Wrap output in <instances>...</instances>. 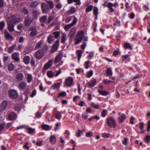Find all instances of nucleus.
Returning <instances> with one entry per match:
<instances>
[{
	"mask_svg": "<svg viewBox=\"0 0 150 150\" xmlns=\"http://www.w3.org/2000/svg\"><path fill=\"white\" fill-rule=\"evenodd\" d=\"M54 5L52 1H47V3H42L41 4V8L43 13H47L52 8Z\"/></svg>",
	"mask_w": 150,
	"mask_h": 150,
	"instance_id": "nucleus-1",
	"label": "nucleus"
},
{
	"mask_svg": "<svg viewBox=\"0 0 150 150\" xmlns=\"http://www.w3.org/2000/svg\"><path fill=\"white\" fill-rule=\"evenodd\" d=\"M84 36V33L82 30L77 32L75 38L74 39L75 42V45H77L80 43L83 39Z\"/></svg>",
	"mask_w": 150,
	"mask_h": 150,
	"instance_id": "nucleus-2",
	"label": "nucleus"
},
{
	"mask_svg": "<svg viewBox=\"0 0 150 150\" xmlns=\"http://www.w3.org/2000/svg\"><path fill=\"white\" fill-rule=\"evenodd\" d=\"M7 21L15 24L22 21V20L20 17H18L16 16L12 15L8 17Z\"/></svg>",
	"mask_w": 150,
	"mask_h": 150,
	"instance_id": "nucleus-3",
	"label": "nucleus"
},
{
	"mask_svg": "<svg viewBox=\"0 0 150 150\" xmlns=\"http://www.w3.org/2000/svg\"><path fill=\"white\" fill-rule=\"evenodd\" d=\"M107 123L108 126L110 128H115L116 126V124L114 118L112 117L108 119Z\"/></svg>",
	"mask_w": 150,
	"mask_h": 150,
	"instance_id": "nucleus-4",
	"label": "nucleus"
},
{
	"mask_svg": "<svg viewBox=\"0 0 150 150\" xmlns=\"http://www.w3.org/2000/svg\"><path fill=\"white\" fill-rule=\"evenodd\" d=\"M33 18L30 17L29 15H28L25 17L24 21V24L26 26H29L33 22Z\"/></svg>",
	"mask_w": 150,
	"mask_h": 150,
	"instance_id": "nucleus-5",
	"label": "nucleus"
},
{
	"mask_svg": "<svg viewBox=\"0 0 150 150\" xmlns=\"http://www.w3.org/2000/svg\"><path fill=\"white\" fill-rule=\"evenodd\" d=\"M74 79L71 76L67 78L65 81V83L67 87H70L74 85L73 83Z\"/></svg>",
	"mask_w": 150,
	"mask_h": 150,
	"instance_id": "nucleus-6",
	"label": "nucleus"
},
{
	"mask_svg": "<svg viewBox=\"0 0 150 150\" xmlns=\"http://www.w3.org/2000/svg\"><path fill=\"white\" fill-rule=\"evenodd\" d=\"M9 97L12 99H15L18 97L17 92L14 90H11L9 92Z\"/></svg>",
	"mask_w": 150,
	"mask_h": 150,
	"instance_id": "nucleus-7",
	"label": "nucleus"
},
{
	"mask_svg": "<svg viewBox=\"0 0 150 150\" xmlns=\"http://www.w3.org/2000/svg\"><path fill=\"white\" fill-rule=\"evenodd\" d=\"M8 105V103L6 100H4L1 103L0 105V112L5 111Z\"/></svg>",
	"mask_w": 150,
	"mask_h": 150,
	"instance_id": "nucleus-8",
	"label": "nucleus"
},
{
	"mask_svg": "<svg viewBox=\"0 0 150 150\" xmlns=\"http://www.w3.org/2000/svg\"><path fill=\"white\" fill-rule=\"evenodd\" d=\"M44 52L43 50H38L35 53V57L38 59L41 58L44 56Z\"/></svg>",
	"mask_w": 150,
	"mask_h": 150,
	"instance_id": "nucleus-9",
	"label": "nucleus"
},
{
	"mask_svg": "<svg viewBox=\"0 0 150 150\" xmlns=\"http://www.w3.org/2000/svg\"><path fill=\"white\" fill-rule=\"evenodd\" d=\"M29 30L31 31L30 35L32 37L35 36L38 33L37 29L35 27H30L29 28Z\"/></svg>",
	"mask_w": 150,
	"mask_h": 150,
	"instance_id": "nucleus-10",
	"label": "nucleus"
},
{
	"mask_svg": "<svg viewBox=\"0 0 150 150\" xmlns=\"http://www.w3.org/2000/svg\"><path fill=\"white\" fill-rule=\"evenodd\" d=\"M7 27L8 31L10 32H12L14 30V24L12 23L11 22L7 21Z\"/></svg>",
	"mask_w": 150,
	"mask_h": 150,
	"instance_id": "nucleus-11",
	"label": "nucleus"
},
{
	"mask_svg": "<svg viewBox=\"0 0 150 150\" xmlns=\"http://www.w3.org/2000/svg\"><path fill=\"white\" fill-rule=\"evenodd\" d=\"M33 20H36L39 16L40 13L38 10H33L32 12Z\"/></svg>",
	"mask_w": 150,
	"mask_h": 150,
	"instance_id": "nucleus-12",
	"label": "nucleus"
},
{
	"mask_svg": "<svg viewBox=\"0 0 150 150\" xmlns=\"http://www.w3.org/2000/svg\"><path fill=\"white\" fill-rule=\"evenodd\" d=\"M26 85V83L25 82L22 81L19 83L18 88L21 91H23L25 89Z\"/></svg>",
	"mask_w": 150,
	"mask_h": 150,
	"instance_id": "nucleus-13",
	"label": "nucleus"
},
{
	"mask_svg": "<svg viewBox=\"0 0 150 150\" xmlns=\"http://www.w3.org/2000/svg\"><path fill=\"white\" fill-rule=\"evenodd\" d=\"M13 59L16 62L19 61V54L18 52H14L12 55Z\"/></svg>",
	"mask_w": 150,
	"mask_h": 150,
	"instance_id": "nucleus-14",
	"label": "nucleus"
},
{
	"mask_svg": "<svg viewBox=\"0 0 150 150\" xmlns=\"http://www.w3.org/2000/svg\"><path fill=\"white\" fill-rule=\"evenodd\" d=\"M4 35L6 39H10L13 40L14 39L13 37L11 35V34L8 32L7 30H6L4 32Z\"/></svg>",
	"mask_w": 150,
	"mask_h": 150,
	"instance_id": "nucleus-15",
	"label": "nucleus"
},
{
	"mask_svg": "<svg viewBox=\"0 0 150 150\" xmlns=\"http://www.w3.org/2000/svg\"><path fill=\"white\" fill-rule=\"evenodd\" d=\"M97 81L96 79L91 80L88 83V87L89 88L93 87L96 85Z\"/></svg>",
	"mask_w": 150,
	"mask_h": 150,
	"instance_id": "nucleus-16",
	"label": "nucleus"
},
{
	"mask_svg": "<svg viewBox=\"0 0 150 150\" xmlns=\"http://www.w3.org/2000/svg\"><path fill=\"white\" fill-rule=\"evenodd\" d=\"M23 74L21 73L17 74L16 76V79L18 81H22L23 80Z\"/></svg>",
	"mask_w": 150,
	"mask_h": 150,
	"instance_id": "nucleus-17",
	"label": "nucleus"
},
{
	"mask_svg": "<svg viewBox=\"0 0 150 150\" xmlns=\"http://www.w3.org/2000/svg\"><path fill=\"white\" fill-rule=\"evenodd\" d=\"M53 62L52 60H50L44 66V69L47 70L50 68L52 65V63Z\"/></svg>",
	"mask_w": 150,
	"mask_h": 150,
	"instance_id": "nucleus-18",
	"label": "nucleus"
},
{
	"mask_svg": "<svg viewBox=\"0 0 150 150\" xmlns=\"http://www.w3.org/2000/svg\"><path fill=\"white\" fill-rule=\"evenodd\" d=\"M59 44V41L57 40L52 46V50L53 52H55L57 49Z\"/></svg>",
	"mask_w": 150,
	"mask_h": 150,
	"instance_id": "nucleus-19",
	"label": "nucleus"
},
{
	"mask_svg": "<svg viewBox=\"0 0 150 150\" xmlns=\"http://www.w3.org/2000/svg\"><path fill=\"white\" fill-rule=\"evenodd\" d=\"M126 115L125 114H122L120 115L119 118V121L120 123H122L126 119Z\"/></svg>",
	"mask_w": 150,
	"mask_h": 150,
	"instance_id": "nucleus-20",
	"label": "nucleus"
},
{
	"mask_svg": "<svg viewBox=\"0 0 150 150\" xmlns=\"http://www.w3.org/2000/svg\"><path fill=\"white\" fill-rule=\"evenodd\" d=\"M117 4V3H115L113 4L110 2V11H109V13H112L114 11V9L112 7L116 6Z\"/></svg>",
	"mask_w": 150,
	"mask_h": 150,
	"instance_id": "nucleus-21",
	"label": "nucleus"
},
{
	"mask_svg": "<svg viewBox=\"0 0 150 150\" xmlns=\"http://www.w3.org/2000/svg\"><path fill=\"white\" fill-rule=\"evenodd\" d=\"M69 4H71L73 2L76 3L75 4L80 6L81 4L80 0H67Z\"/></svg>",
	"mask_w": 150,
	"mask_h": 150,
	"instance_id": "nucleus-22",
	"label": "nucleus"
},
{
	"mask_svg": "<svg viewBox=\"0 0 150 150\" xmlns=\"http://www.w3.org/2000/svg\"><path fill=\"white\" fill-rule=\"evenodd\" d=\"M54 35L50 34L48 36L47 39L48 42L49 43H51L54 39Z\"/></svg>",
	"mask_w": 150,
	"mask_h": 150,
	"instance_id": "nucleus-23",
	"label": "nucleus"
},
{
	"mask_svg": "<svg viewBox=\"0 0 150 150\" xmlns=\"http://www.w3.org/2000/svg\"><path fill=\"white\" fill-rule=\"evenodd\" d=\"M105 71L107 76H111L112 75L113 72L111 68H108Z\"/></svg>",
	"mask_w": 150,
	"mask_h": 150,
	"instance_id": "nucleus-24",
	"label": "nucleus"
},
{
	"mask_svg": "<svg viewBox=\"0 0 150 150\" xmlns=\"http://www.w3.org/2000/svg\"><path fill=\"white\" fill-rule=\"evenodd\" d=\"M61 84V83H54L52 86V88L54 90H58Z\"/></svg>",
	"mask_w": 150,
	"mask_h": 150,
	"instance_id": "nucleus-25",
	"label": "nucleus"
},
{
	"mask_svg": "<svg viewBox=\"0 0 150 150\" xmlns=\"http://www.w3.org/2000/svg\"><path fill=\"white\" fill-rule=\"evenodd\" d=\"M16 117V114L14 112H11L8 115V117L10 120H12L14 119Z\"/></svg>",
	"mask_w": 150,
	"mask_h": 150,
	"instance_id": "nucleus-26",
	"label": "nucleus"
},
{
	"mask_svg": "<svg viewBox=\"0 0 150 150\" xmlns=\"http://www.w3.org/2000/svg\"><path fill=\"white\" fill-rule=\"evenodd\" d=\"M82 53V51L81 50H79L76 51V54L77 56L78 61H79L80 60Z\"/></svg>",
	"mask_w": 150,
	"mask_h": 150,
	"instance_id": "nucleus-27",
	"label": "nucleus"
},
{
	"mask_svg": "<svg viewBox=\"0 0 150 150\" xmlns=\"http://www.w3.org/2000/svg\"><path fill=\"white\" fill-rule=\"evenodd\" d=\"M30 60V57L28 56H25L23 59V61L25 64H28L29 63Z\"/></svg>",
	"mask_w": 150,
	"mask_h": 150,
	"instance_id": "nucleus-28",
	"label": "nucleus"
},
{
	"mask_svg": "<svg viewBox=\"0 0 150 150\" xmlns=\"http://www.w3.org/2000/svg\"><path fill=\"white\" fill-rule=\"evenodd\" d=\"M42 129L45 131H49L50 130L49 125L46 124H43L41 125Z\"/></svg>",
	"mask_w": 150,
	"mask_h": 150,
	"instance_id": "nucleus-29",
	"label": "nucleus"
},
{
	"mask_svg": "<svg viewBox=\"0 0 150 150\" xmlns=\"http://www.w3.org/2000/svg\"><path fill=\"white\" fill-rule=\"evenodd\" d=\"M124 47L125 49H129L130 50L132 49V47L130 44L128 42H125L124 44Z\"/></svg>",
	"mask_w": 150,
	"mask_h": 150,
	"instance_id": "nucleus-30",
	"label": "nucleus"
},
{
	"mask_svg": "<svg viewBox=\"0 0 150 150\" xmlns=\"http://www.w3.org/2000/svg\"><path fill=\"white\" fill-rule=\"evenodd\" d=\"M76 11L74 7H71L70 10L67 12V13L68 15H71L76 12Z\"/></svg>",
	"mask_w": 150,
	"mask_h": 150,
	"instance_id": "nucleus-31",
	"label": "nucleus"
},
{
	"mask_svg": "<svg viewBox=\"0 0 150 150\" xmlns=\"http://www.w3.org/2000/svg\"><path fill=\"white\" fill-rule=\"evenodd\" d=\"M61 58V54L59 53L57 56L56 57L55 62L56 63H57L60 61Z\"/></svg>",
	"mask_w": 150,
	"mask_h": 150,
	"instance_id": "nucleus-32",
	"label": "nucleus"
},
{
	"mask_svg": "<svg viewBox=\"0 0 150 150\" xmlns=\"http://www.w3.org/2000/svg\"><path fill=\"white\" fill-rule=\"evenodd\" d=\"M98 7L96 6H95L93 8V13L95 16L97 17L98 15Z\"/></svg>",
	"mask_w": 150,
	"mask_h": 150,
	"instance_id": "nucleus-33",
	"label": "nucleus"
},
{
	"mask_svg": "<svg viewBox=\"0 0 150 150\" xmlns=\"http://www.w3.org/2000/svg\"><path fill=\"white\" fill-rule=\"evenodd\" d=\"M55 117L58 120H60L62 118L61 113L59 111H57L55 114Z\"/></svg>",
	"mask_w": 150,
	"mask_h": 150,
	"instance_id": "nucleus-34",
	"label": "nucleus"
},
{
	"mask_svg": "<svg viewBox=\"0 0 150 150\" xmlns=\"http://www.w3.org/2000/svg\"><path fill=\"white\" fill-rule=\"evenodd\" d=\"M98 92L102 96H106L109 94V93L105 91L98 90Z\"/></svg>",
	"mask_w": 150,
	"mask_h": 150,
	"instance_id": "nucleus-35",
	"label": "nucleus"
},
{
	"mask_svg": "<svg viewBox=\"0 0 150 150\" xmlns=\"http://www.w3.org/2000/svg\"><path fill=\"white\" fill-rule=\"evenodd\" d=\"M56 138L54 136H52L50 137V142L52 144H54L56 142Z\"/></svg>",
	"mask_w": 150,
	"mask_h": 150,
	"instance_id": "nucleus-36",
	"label": "nucleus"
},
{
	"mask_svg": "<svg viewBox=\"0 0 150 150\" xmlns=\"http://www.w3.org/2000/svg\"><path fill=\"white\" fill-rule=\"evenodd\" d=\"M85 131L83 129L81 130L80 129H78L77 132L76 133V136L78 137H79L81 136V134Z\"/></svg>",
	"mask_w": 150,
	"mask_h": 150,
	"instance_id": "nucleus-37",
	"label": "nucleus"
},
{
	"mask_svg": "<svg viewBox=\"0 0 150 150\" xmlns=\"http://www.w3.org/2000/svg\"><path fill=\"white\" fill-rule=\"evenodd\" d=\"M38 3L36 1H33L30 4V7L32 8L36 7L38 5Z\"/></svg>",
	"mask_w": 150,
	"mask_h": 150,
	"instance_id": "nucleus-38",
	"label": "nucleus"
},
{
	"mask_svg": "<svg viewBox=\"0 0 150 150\" xmlns=\"http://www.w3.org/2000/svg\"><path fill=\"white\" fill-rule=\"evenodd\" d=\"M22 13L25 15H27L29 13L28 9H26L25 7H24L22 10Z\"/></svg>",
	"mask_w": 150,
	"mask_h": 150,
	"instance_id": "nucleus-39",
	"label": "nucleus"
},
{
	"mask_svg": "<svg viewBox=\"0 0 150 150\" xmlns=\"http://www.w3.org/2000/svg\"><path fill=\"white\" fill-rule=\"evenodd\" d=\"M47 19V16H44L40 18V21L41 23H44Z\"/></svg>",
	"mask_w": 150,
	"mask_h": 150,
	"instance_id": "nucleus-40",
	"label": "nucleus"
},
{
	"mask_svg": "<svg viewBox=\"0 0 150 150\" xmlns=\"http://www.w3.org/2000/svg\"><path fill=\"white\" fill-rule=\"evenodd\" d=\"M14 68L15 66L12 64H10L8 66V69L9 71H13Z\"/></svg>",
	"mask_w": 150,
	"mask_h": 150,
	"instance_id": "nucleus-41",
	"label": "nucleus"
},
{
	"mask_svg": "<svg viewBox=\"0 0 150 150\" xmlns=\"http://www.w3.org/2000/svg\"><path fill=\"white\" fill-rule=\"evenodd\" d=\"M35 130V129L31 127H28L27 129V132L30 134H33Z\"/></svg>",
	"mask_w": 150,
	"mask_h": 150,
	"instance_id": "nucleus-42",
	"label": "nucleus"
},
{
	"mask_svg": "<svg viewBox=\"0 0 150 150\" xmlns=\"http://www.w3.org/2000/svg\"><path fill=\"white\" fill-rule=\"evenodd\" d=\"M103 82L105 85H108L110 83H113L114 82L110 80L107 79H105L103 81Z\"/></svg>",
	"mask_w": 150,
	"mask_h": 150,
	"instance_id": "nucleus-43",
	"label": "nucleus"
},
{
	"mask_svg": "<svg viewBox=\"0 0 150 150\" xmlns=\"http://www.w3.org/2000/svg\"><path fill=\"white\" fill-rule=\"evenodd\" d=\"M52 34L54 35V38H57L59 36L60 33L59 31H56L53 32Z\"/></svg>",
	"mask_w": 150,
	"mask_h": 150,
	"instance_id": "nucleus-44",
	"label": "nucleus"
},
{
	"mask_svg": "<svg viewBox=\"0 0 150 150\" xmlns=\"http://www.w3.org/2000/svg\"><path fill=\"white\" fill-rule=\"evenodd\" d=\"M28 82L30 83L33 79L32 76L30 74H28L27 77Z\"/></svg>",
	"mask_w": 150,
	"mask_h": 150,
	"instance_id": "nucleus-45",
	"label": "nucleus"
},
{
	"mask_svg": "<svg viewBox=\"0 0 150 150\" xmlns=\"http://www.w3.org/2000/svg\"><path fill=\"white\" fill-rule=\"evenodd\" d=\"M16 45H13L12 46L10 47L8 49V52L9 53H11L12 52H13V51L15 47H16Z\"/></svg>",
	"mask_w": 150,
	"mask_h": 150,
	"instance_id": "nucleus-46",
	"label": "nucleus"
},
{
	"mask_svg": "<svg viewBox=\"0 0 150 150\" xmlns=\"http://www.w3.org/2000/svg\"><path fill=\"white\" fill-rule=\"evenodd\" d=\"M72 26L71 23L66 25L64 28V29L66 31H68L69 29Z\"/></svg>",
	"mask_w": 150,
	"mask_h": 150,
	"instance_id": "nucleus-47",
	"label": "nucleus"
},
{
	"mask_svg": "<svg viewBox=\"0 0 150 150\" xmlns=\"http://www.w3.org/2000/svg\"><path fill=\"white\" fill-rule=\"evenodd\" d=\"M91 106L95 109H98L100 108V106L98 104H95L94 103H91Z\"/></svg>",
	"mask_w": 150,
	"mask_h": 150,
	"instance_id": "nucleus-48",
	"label": "nucleus"
},
{
	"mask_svg": "<svg viewBox=\"0 0 150 150\" xmlns=\"http://www.w3.org/2000/svg\"><path fill=\"white\" fill-rule=\"evenodd\" d=\"M93 8V6L92 5H90L88 6L86 9V12H89L91 11Z\"/></svg>",
	"mask_w": 150,
	"mask_h": 150,
	"instance_id": "nucleus-49",
	"label": "nucleus"
},
{
	"mask_svg": "<svg viewBox=\"0 0 150 150\" xmlns=\"http://www.w3.org/2000/svg\"><path fill=\"white\" fill-rule=\"evenodd\" d=\"M93 74V71L92 70H91L87 72L86 75V77L87 78H90L92 76Z\"/></svg>",
	"mask_w": 150,
	"mask_h": 150,
	"instance_id": "nucleus-50",
	"label": "nucleus"
},
{
	"mask_svg": "<svg viewBox=\"0 0 150 150\" xmlns=\"http://www.w3.org/2000/svg\"><path fill=\"white\" fill-rule=\"evenodd\" d=\"M47 75L49 78H52L53 75L52 71H48L47 72Z\"/></svg>",
	"mask_w": 150,
	"mask_h": 150,
	"instance_id": "nucleus-51",
	"label": "nucleus"
},
{
	"mask_svg": "<svg viewBox=\"0 0 150 150\" xmlns=\"http://www.w3.org/2000/svg\"><path fill=\"white\" fill-rule=\"evenodd\" d=\"M66 93L65 92L63 91L59 93L57 96V97L59 98L61 97H64L66 95Z\"/></svg>",
	"mask_w": 150,
	"mask_h": 150,
	"instance_id": "nucleus-52",
	"label": "nucleus"
},
{
	"mask_svg": "<svg viewBox=\"0 0 150 150\" xmlns=\"http://www.w3.org/2000/svg\"><path fill=\"white\" fill-rule=\"evenodd\" d=\"M74 20L72 23H70L72 25H75L77 21V18L75 16H73Z\"/></svg>",
	"mask_w": 150,
	"mask_h": 150,
	"instance_id": "nucleus-53",
	"label": "nucleus"
},
{
	"mask_svg": "<svg viewBox=\"0 0 150 150\" xmlns=\"http://www.w3.org/2000/svg\"><path fill=\"white\" fill-rule=\"evenodd\" d=\"M102 6L105 7H107L110 11V2H108L107 4L106 2H105L104 3L102 4Z\"/></svg>",
	"mask_w": 150,
	"mask_h": 150,
	"instance_id": "nucleus-54",
	"label": "nucleus"
},
{
	"mask_svg": "<svg viewBox=\"0 0 150 150\" xmlns=\"http://www.w3.org/2000/svg\"><path fill=\"white\" fill-rule=\"evenodd\" d=\"M107 111L105 109H104L101 112V115L102 117H104L107 114Z\"/></svg>",
	"mask_w": 150,
	"mask_h": 150,
	"instance_id": "nucleus-55",
	"label": "nucleus"
},
{
	"mask_svg": "<svg viewBox=\"0 0 150 150\" xmlns=\"http://www.w3.org/2000/svg\"><path fill=\"white\" fill-rule=\"evenodd\" d=\"M66 40V35H63L62 37L61 43H64Z\"/></svg>",
	"mask_w": 150,
	"mask_h": 150,
	"instance_id": "nucleus-56",
	"label": "nucleus"
},
{
	"mask_svg": "<svg viewBox=\"0 0 150 150\" xmlns=\"http://www.w3.org/2000/svg\"><path fill=\"white\" fill-rule=\"evenodd\" d=\"M97 26V24L96 22H95L92 25V27L93 28V30L94 32H96V27Z\"/></svg>",
	"mask_w": 150,
	"mask_h": 150,
	"instance_id": "nucleus-57",
	"label": "nucleus"
},
{
	"mask_svg": "<svg viewBox=\"0 0 150 150\" xmlns=\"http://www.w3.org/2000/svg\"><path fill=\"white\" fill-rule=\"evenodd\" d=\"M89 62L90 61L89 60H87L85 62L84 65L86 69L88 68Z\"/></svg>",
	"mask_w": 150,
	"mask_h": 150,
	"instance_id": "nucleus-58",
	"label": "nucleus"
},
{
	"mask_svg": "<svg viewBox=\"0 0 150 150\" xmlns=\"http://www.w3.org/2000/svg\"><path fill=\"white\" fill-rule=\"evenodd\" d=\"M30 92V90L28 88L26 89L24 93V94L25 95L26 97H27L28 93Z\"/></svg>",
	"mask_w": 150,
	"mask_h": 150,
	"instance_id": "nucleus-59",
	"label": "nucleus"
},
{
	"mask_svg": "<svg viewBox=\"0 0 150 150\" xmlns=\"http://www.w3.org/2000/svg\"><path fill=\"white\" fill-rule=\"evenodd\" d=\"M42 43V41H40L36 45L35 47L37 48H39L40 47Z\"/></svg>",
	"mask_w": 150,
	"mask_h": 150,
	"instance_id": "nucleus-60",
	"label": "nucleus"
},
{
	"mask_svg": "<svg viewBox=\"0 0 150 150\" xmlns=\"http://www.w3.org/2000/svg\"><path fill=\"white\" fill-rule=\"evenodd\" d=\"M5 24L4 22H0V30H2L4 27Z\"/></svg>",
	"mask_w": 150,
	"mask_h": 150,
	"instance_id": "nucleus-61",
	"label": "nucleus"
},
{
	"mask_svg": "<svg viewBox=\"0 0 150 150\" xmlns=\"http://www.w3.org/2000/svg\"><path fill=\"white\" fill-rule=\"evenodd\" d=\"M145 141L147 143L150 142V135L146 136L145 138Z\"/></svg>",
	"mask_w": 150,
	"mask_h": 150,
	"instance_id": "nucleus-62",
	"label": "nucleus"
},
{
	"mask_svg": "<svg viewBox=\"0 0 150 150\" xmlns=\"http://www.w3.org/2000/svg\"><path fill=\"white\" fill-rule=\"evenodd\" d=\"M23 27V25L22 23H20L17 25V28L19 30H21Z\"/></svg>",
	"mask_w": 150,
	"mask_h": 150,
	"instance_id": "nucleus-63",
	"label": "nucleus"
},
{
	"mask_svg": "<svg viewBox=\"0 0 150 150\" xmlns=\"http://www.w3.org/2000/svg\"><path fill=\"white\" fill-rule=\"evenodd\" d=\"M94 52H90L88 56V57L90 59H92L94 56Z\"/></svg>",
	"mask_w": 150,
	"mask_h": 150,
	"instance_id": "nucleus-64",
	"label": "nucleus"
}]
</instances>
